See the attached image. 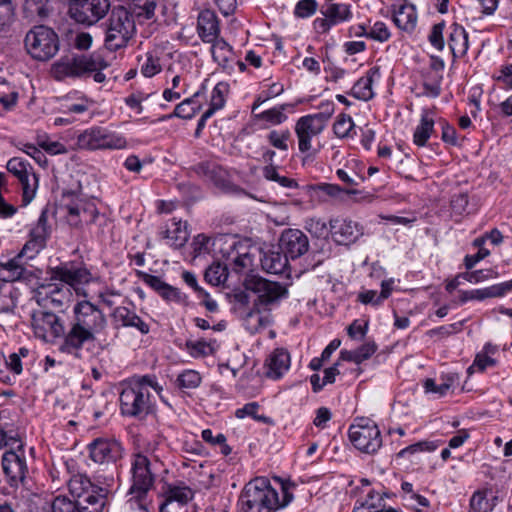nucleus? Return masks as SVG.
Masks as SVG:
<instances>
[{
  "label": "nucleus",
  "instance_id": "obj_27",
  "mask_svg": "<svg viewBox=\"0 0 512 512\" xmlns=\"http://www.w3.org/2000/svg\"><path fill=\"white\" fill-rule=\"evenodd\" d=\"M270 310L253 307L244 315L243 325L250 334H256L271 324Z\"/></svg>",
  "mask_w": 512,
  "mask_h": 512
},
{
  "label": "nucleus",
  "instance_id": "obj_32",
  "mask_svg": "<svg viewBox=\"0 0 512 512\" xmlns=\"http://www.w3.org/2000/svg\"><path fill=\"white\" fill-rule=\"evenodd\" d=\"M380 77V68H370L365 76L361 77L353 86L352 94L360 100L368 101L373 98L374 92L372 84L376 78Z\"/></svg>",
  "mask_w": 512,
  "mask_h": 512
},
{
  "label": "nucleus",
  "instance_id": "obj_4",
  "mask_svg": "<svg viewBox=\"0 0 512 512\" xmlns=\"http://www.w3.org/2000/svg\"><path fill=\"white\" fill-rule=\"evenodd\" d=\"M108 67L107 61L98 53L65 58L52 65L51 73L57 80L64 78H82L93 74L97 83H103L106 76L103 70Z\"/></svg>",
  "mask_w": 512,
  "mask_h": 512
},
{
  "label": "nucleus",
  "instance_id": "obj_49",
  "mask_svg": "<svg viewBox=\"0 0 512 512\" xmlns=\"http://www.w3.org/2000/svg\"><path fill=\"white\" fill-rule=\"evenodd\" d=\"M177 386L183 389L197 388L201 383V376L197 371L186 370L178 375Z\"/></svg>",
  "mask_w": 512,
  "mask_h": 512
},
{
  "label": "nucleus",
  "instance_id": "obj_59",
  "mask_svg": "<svg viewBox=\"0 0 512 512\" xmlns=\"http://www.w3.org/2000/svg\"><path fill=\"white\" fill-rule=\"evenodd\" d=\"M317 10V2L315 0H300L294 10V14L300 18H306L313 15Z\"/></svg>",
  "mask_w": 512,
  "mask_h": 512
},
{
  "label": "nucleus",
  "instance_id": "obj_8",
  "mask_svg": "<svg viewBox=\"0 0 512 512\" xmlns=\"http://www.w3.org/2000/svg\"><path fill=\"white\" fill-rule=\"evenodd\" d=\"M244 286L248 291L256 295L253 305L261 307L263 310H271V307L286 297L288 293L286 287L282 284L260 276L247 278Z\"/></svg>",
  "mask_w": 512,
  "mask_h": 512
},
{
  "label": "nucleus",
  "instance_id": "obj_28",
  "mask_svg": "<svg viewBox=\"0 0 512 512\" xmlns=\"http://www.w3.org/2000/svg\"><path fill=\"white\" fill-rule=\"evenodd\" d=\"M211 43V53L214 61L225 71L231 72L235 62V53L232 47L223 38H217Z\"/></svg>",
  "mask_w": 512,
  "mask_h": 512
},
{
  "label": "nucleus",
  "instance_id": "obj_18",
  "mask_svg": "<svg viewBox=\"0 0 512 512\" xmlns=\"http://www.w3.org/2000/svg\"><path fill=\"white\" fill-rule=\"evenodd\" d=\"M38 303L44 309L54 308L64 311L71 301L72 292L70 288L64 284H49L41 287L38 292Z\"/></svg>",
  "mask_w": 512,
  "mask_h": 512
},
{
  "label": "nucleus",
  "instance_id": "obj_29",
  "mask_svg": "<svg viewBox=\"0 0 512 512\" xmlns=\"http://www.w3.org/2000/svg\"><path fill=\"white\" fill-rule=\"evenodd\" d=\"M261 267L269 274H283L288 270V256L280 250H267L262 253Z\"/></svg>",
  "mask_w": 512,
  "mask_h": 512
},
{
  "label": "nucleus",
  "instance_id": "obj_54",
  "mask_svg": "<svg viewBox=\"0 0 512 512\" xmlns=\"http://www.w3.org/2000/svg\"><path fill=\"white\" fill-rule=\"evenodd\" d=\"M305 229L317 238L324 237L328 234L326 222L320 218H309L305 222Z\"/></svg>",
  "mask_w": 512,
  "mask_h": 512
},
{
  "label": "nucleus",
  "instance_id": "obj_53",
  "mask_svg": "<svg viewBox=\"0 0 512 512\" xmlns=\"http://www.w3.org/2000/svg\"><path fill=\"white\" fill-rule=\"evenodd\" d=\"M354 127L353 120L350 116L341 114L334 123V133L341 138L349 136L350 131Z\"/></svg>",
  "mask_w": 512,
  "mask_h": 512
},
{
  "label": "nucleus",
  "instance_id": "obj_50",
  "mask_svg": "<svg viewBox=\"0 0 512 512\" xmlns=\"http://www.w3.org/2000/svg\"><path fill=\"white\" fill-rule=\"evenodd\" d=\"M199 110V105L195 103L194 97L188 98L178 104L175 109L173 115L183 119L192 118L197 111Z\"/></svg>",
  "mask_w": 512,
  "mask_h": 512
},
{
  "label": "nucleus",
  "instance_id": "obj_7",
  "mask_svg": "<svg viewBox=\"0 0 512 512\" xmlns=\"http://www.w3.org/2000/svg\"><path fill=\"white\" fill-rule=\"evenodd\" d=\"M67 220L71 226L80 227L86 224L97 235L104 234L108 225L106 214L100 213L93 201L81 200L67 205Z\"/></svg>",
  "mask_w": 512,
  "mask_h": 512
},
{
  "label": "nucleus",
  "instance_id": "obj_21",
  "mask_svg": "<svg viewBox=\"0 0 512 512\" xmlns=\"http://www.w3.org/2000/svg\"><path fill=\"white\" fill-rule=\"evenodd\" d=\"M51 279L58 280L70 289L74 288L79 293L78 286L89 283L92 280V274L84 267L60 266L53 269Z\"/></svg>",
  "mask_w": 512,
  "mask_h": 512
},
{
  "label": "nucleus",
  "instance_id": "obj_62",
  "mask_svg": "<svg viewBox=\"0 0 512 512\" xmlns=\"http://www.w3.org/2000/svg\"><path fill=\"white\" fill-rule=\"evenodd\" d=\"M437 448V444L429 441H421L415 444H412L404 449H402L399 453V457H405L407 454L416 453L419 451H434Z\"/></svg>",
  "mask_w": 512,
  "mask_h": 512
},
{
  "label": "nucleus",
  "instance_id": "obj_34",
  "mask_svg": "<svg viewBox=\"0 0 512 512\" xmlns=\"http://www.w3.org/2000/svg\"><path fill=\"white\" fill-rule=\"evenodd\" d=\"M394 23L404 31H412L417 23V14L414 6L401 5L394 14Z\"/></svg>",
  "mask_w": 512,
  "mask_h": 512
},
{
  "label": "nucleus",
  "instance_id": "obj_15",
  "mask_svg": "<svg viewBox=\"0 0 512 512\" xmlns=\"http://www.w3.org/2000/svg\"><path fill=\"white\" fill-rule=\"evenodd\" d=\"M329 116L323 113L307 115L299 118L295 125V133L298 138L300 152L306 153L312 149L311 140L319 135L328 120Z\"/></svg>",
  "mask_w": 512,
  "mask_h": 512
},
{
  "label": "nucleus",
  "instance_id": "obj_16",
  "mask_svg": "<svg viewBox=\"0 0 512 512\" xmlns=\"http://www.w3.org/2000/svg\"><path fill=\"white\" fill-rule=\"evenodd\" d=\"M6 168L10 173L17 177L21 183L24 204L26 205L30 203L35 197V193L38 188V177L33 172V168L30 163L26 162L22 158L14 157L7 162Z\"/></svg>",
  "mask_w": 512,
  "mask_h": 512
},
{
  "label": "nucleus",
  "instance_id": "obj_11",
  "mask_svg": "<svg viewBox=\"0 0 512 512\" xmlns=\"http://www.w3.org/2000/svg\"><path fill=\"white\" fill-rule=\"evenodd\" d=\"M132 485L129 492L141 498L151 489L155 475L152 472L151 462L143 452H137L131 458Z\"/></svg>",
  "mask_w": 512,
  "mask_h": 512
},
{
  "label": "nucleus",
  "instance_id": "obj_56",
  "mask_svg": "<svg viewBox=\"0 0 512 512\" xmlns=\"http://www.w3.org/2000/svg\"><path fill=\"white\" fill-rule=\"evenodd\" d=\"M228 91V86L225 83H218L211 95L210 106L214 107V109H221L224 107L226 100V93Z\"/></svg>",
  "mask_w": 512,
  "mask_h": 512
},
{
  "label": "nucleus",
  "instance_id": "obj_24",
  "mask_svg": "<svg viewBox=\"0 0 512 512\" xmlns=\"http://www.w3.org/2000/svg\"><path fill=\"white\" fill-rule=\"evenodd\" d=\"M5 474L13 482L23 481L27 472L26 461L17 452L7 451L2 457Z\"/></svg>",
  "mask_w": 512,
  "mask_h": 512
},
{
  "label": "nucleus",
  "instance_id": "obj_61",
  "mask_svg": "<svg viewBox=\"0 0 512 512\" xmlns=\"http://www.w3.org/2000/svg\"><path fill=\"white\" fill-rule=\"evenodd\" d=\"M259 405L256 402L248 403L243 408L238 409L236 411V417L243 418L245 416H251L258 421H262L264 423H270L271 420L265 416H259L256 414Z\"/></svg>",
  "mask_w": 512,
  "mask_h": 512
},
{
  "label": "nucleus",
  "instance_id": "obj_41",
  "mask_svg": "<svg viewBox=\"0 0 512 512\" xmlns=\"http://www.w3.org/2000/svg\"><path fill=\"white\" fill-rule=\"evenodd\" d=\"M325 16L336 24L349 20L352 17V13L349 5L332 3L327 6Z\"/></svg>",
  "mask_w": 512,
  "mask_h": 512
},
{
  "label": "nucleus",
  "instance_id": "obj_6",
  "mask_svg": "<svg viewBox=\"0 0 512 512\" xmlns=\"http://www.w3.org/2000/svg\"><path fill=\"white\" fill-rule=\"evenodd\" d=\"M24 46L33 59L48 61L59 51V37L52 28L36 25L26 33Z\"/></svg>",
  "mask_w": 512,
  "mask_h": 512
},
{
  "label": "nucleus",
  "instance_id": "obj_36",
  "mask_svg": "<svg viewBox=\"0 0 512 512\" xmlns=\"http://www.w3.org/2000/svg\"><path fill=\"white\" fill-rule=\"evenodd\" d=\"M23 13L30 20H43L50 13L48 0H25Z\"/></svg>",
  "mask_w": 512,
  "mask_h": 512
},
{
  "label": "nucleus",
  "instance_id": "obj_45",
  "mask_svg": "<svg viewBox=\"0 0 512 512\" xmlns=\"http://www.w3.org/2000/svg\"><path fill=\"white\" fill-rule=\"evenodd\" d=\"M48 236L49 228L47 225V216L45 212H42L36 225L30 231V238L46 246Z\"/></svg>",
  "mask_w": 512,
  "mask_h": 512
},
{
  "label": "nucleus",
  "instance_id": "obj_35",
  "mask_svg": "<svg viewBox=\"0 0 512 512\" xmlns=\"http://www.w3.org/2000/svg\"><path fill=\"white\" fill-rule=\"evenodd\" d=\"M166 239L174 248L183 247L189 239L186 223L173 220L171 226L166 230Z\"/></svg>",
  "mask_w": 512,
  "mask_h": 512
},
{
  "label": "nucleus",
  "instance_id": "obj_46",
  "mask_svg": "<svg viewBox=\"0 0 512 512\" xmlns=\"http://www.w3.org/2000/svg\"><path fill=\"white\" fill-rule=\"evenodd\" d=\"M291 134L288 130H272L267 135V140L274 148L286 152L288 150V141Z\"/></svg>",
  "mask_w": 512,
  "mask_h": 512
},
{
  "label": "nucleus",
  "instance_id": "obj_17",
  "mask_svg": "<svg viewBox=\"0 0 512 512\" xmlns=\"http://www.w3.org/2000/svg\"><path fill=\"white\" fill-rule=\"evenodd\" d=\"M90 458L100 465H113L123 457L124 449L120 442L112 439H95L88 446Z\"/></svg>",
  "mask_w": 512,
  "mask_h": 512
},
{
  "label": "nucleus",
  "instance_id": "obj_5",
  "mask_svg": "<svg viewBox=\"0 0 512 512\" xmlns=\"http://www.w3.org/2000/svg\"><path fill=\"white\" fill-rule=\"evenodd\" d=\"M136 34L134 16L123 6L114 7L105 22L104 45L109 51L126 47Z\"/></svg>",
  "mask_w": 512,
  "mask_h": 512
},
{
  "label": "nucleus",
  "instance_id": "obj_37",
  "mask_svg": "<svg viewBox=\"0 0 512 512\" xmlns=\"http://www.w3.org/2000/svg\"><path fill=\"white\" fill-rule=\"evenodd\" d=\"M512 290V279L510 281L493 285L484 289H477L469 292L467 299L483 300L492 297H501Z\"/></svg>",
  "mask_w": 512,
  "mask_h": 512
},
{
  "label": "nucleus",
  "instance_id": "obj_30",
  "mask_svg": "<svg viewBox=\"0 0 512 512\" xmlns=\"http://www.w3.org/2000/svg\"><path fill=\"white\" fill-rule=\"evenodd\" d=\"M112 317L116 323H120L123 327L135 328L142 334L149 332V325L127 307L120 306L115 308Z\"/></svg>",
  "mask_w": 512,
  "mask_h": 512
},
{
  "label": "nucleus",
  "instance_id": "obj_1",
  "mask_svg": "<svg viewBox=\"0 0 512 512\" xmlns=\"http://www.w3.org/2000/svg\"><path fill=\"white\" fill-rule=\"evenodd\" d=\"M73 312L74 322L65 335L63 344V350L67 352L79 350L85 342L97 340L107 328L104 313L90 301H79Z\"/></svg>",
  "mask_w": 512,
  "mask_h": 512
},
{
  "label": "nucleus",
  "instance_id": "obj_47",
  "mask_svg": "<svg viewBox=\"0 0 512 512\" xmlns=\"http://www.w3.org/2000/svg\"><path fill=\"white\" fill-rule=\"evenodd\" d=\"M253 264L252 257L248 252H236L230 258L229 266L235 273H242L251 268Z\"/></svg>",
  "mask_w": 512,
  "mask_h": 512
},
{
  "label": "nucleus",
  "instance_id": "obj_14",
  "mask_svg": "<svg viewBox=\"0 0 512 512\" xmlns=\"http://www.w3.org/2000/svg\"><path fill=\"white\" fill-rule=\"evenodd\" d=\"M32 327L35 335L47 342L65 335V328L61 318L44 308L33 312Z\"/></svg>",
  "mask_w": 512,
  "mask_h": 512
},
{
  "label": "nucleus",
  "instance_id": "obj_60",
  "mask_svg": "<svg viewBox=\"0 0 512 512\" xmlns=\"http://www.w3.org/2000/svg\"><path fill=\"white\" fill-rule=\"evenodd\" d=\"M495 364L496 361L493 358L480 352L476 355L473 364L467 369V372L469 375H471L475 369L482 372L488 366H494Z\"/></svg>",
  "mask_w": 512,
  "mask_h": 512
},
{
  "label": "nucleus",
  "instance_id": "obj_40",
  "mask_svg": "<svg viewBox=\"0 0 512 512\" xmlns=\"http://www.w3.org/2000/svg\"><path fill=\"white\" fill-rule=\"evenodd\" d=\"M15 8L12 0H0V34L6 33L14 21Z\"/></svg>",
  "mask_w": 512,
  "mask_h": 512
},
{
  "label": "nucleus",
  "instance_id": "obj_26",
  "mask_svg": "<svg viewBox=\"0 0 512 512\" xmlns=\"http://www.w3.org/2000/svg\"><path fill=\"white\" fill-rule=\"evenodd\" d=\"M266 376L271 379H279L290 367V355L282 348L275 349L267 358Z\"/></svg>",
  "mask_w": 512,
  "mask_h": 512
},
{
  "label": "nucleus",
  "instance_id": "obj_10",
  "mask_svg": "<svg viewBox=\"0 0 512 512\" xmlns=\"http://www.w3.org/2000/svg\"><path fill=\"white\" fill-rule=\"evenodd\" d=\"M77 148L85 150L122 149L126 146L123 137L101 127H92L77 137Z\"/></svg>",
  "mask_w": 512,
  "mask_h": 512
},
{
  "label": "nucleus",
  "instance_id": "obj_58",
  "mask_svg": "<svg viewBox=\"0 0 512 512\" xmlns=\"http://www.w3.org/2000/svg\"><path fill=\"white\" fill-rule=\"evenodd\" d=\"M284 108H272L257 114L259 119L267 121L271 124L277 125L286 120V115L283 113Z\"/></svg>",
  "mask_w": 512,
  "mask_h": 512
},
{
  "label": "nucleus",
  "instance_id": "obj_19",
  "mask_svg": "<svg viewBox=\"0 0 512 512\" xmlns=\"http://www.w3.org/2000/svg\"><path fill=\"white\" fill-rule=\"evenodd\" d=\"M279 246L288 258L296 259L309 249L308 237L298 229H287L282 232Z\"/></svg>",
  "mask_w": 512,
  "mask_h": 512
},
{
  "label": "nucleus",
  "instance_id": "obj_38",
  "mask_svg": "<svg viewBox=\"0 0 512 512\" xmlns=\"http://www.w3.org/2000/svg\"><path fill=\"white\" fill-rule=\"evenodd\" d=\"M489 490H478L473 493L470 499V508L474 512H490L495 507V502H490Z\"/></svg>",
  "mask_w": 512,
  "mask_h": 512
},
{
  "label": "nucleus",
  "instance_id": "obj_20",
  "mask_svg": "<svg viewBox=\"0 0 512 512\" xmlns=\"http://www.w3.org/2000/svg\"><path fill=\"white\" fill-rule=\"evenodd\" d=\"M329 224L332 237L338 244L354 243L363 234L362 226L351 219H334Z\"/></svg>",
  "mask_w": 512,
  "mask_h": 512
},
{
  "label": "nucleus",
  "instance_id": "obj_51",
  "mask_svg": "<svg viewBox=\"0 0 512 512\" xmlns=\"http://www.w3.org/2000/svg\"><path fill=\"white\" fill-rule=\"evenodd\" d=\"M187 349L189 350V353L193 357H202V356H208L213 354V347L212 344L206 341H188L186 343Z\"/></svg>",
  "mask_w": 512,
  "mask_h": 512
},
{
  "label": "nucleus",
  "instance_id": "obj_23",
  "mask_svg": "<svg viewBox=\"0 0 512 512\" xmlns=\"http://www.w3.org/2000/svg\"><path fill=\"white\" fill-rule=\"evenodd\" d=\"M164 502L160 505V512H166L167 506L172 502L185 505L194 497L193 490L182 482L166 484L163 487Z\"/></svg>",
  "mask_w": 512,
  "mask_h": 512
},
{
  "label": "nucleus",
  "instance_id": "obj_22",
  "mask_svg": "<svg viewBox=\"0 0 512 512\" xmlns=\"http://www.w3.org/2000/svg\"><path fill=\"white\" fill-rule=\"evenodd\" d=\"M106 487H95L92 485L91 481L84 475H75L73 476L68 483L69 491L78 499L85 498L89 494L98 495L101 493L100 489H105L107 492H104L106 497L109 494V487H111L114 483V475L111 474L109 477L104 478Z\"/></svg>",
  "mask_w": 512,
  "mask_h": 512
},
{
  "label": "nucleus",
  "instance_id": "obj_3",
  "mask_svg": "<svg viewBox=\"0 0 512 512\" xmlns=\"http://www.w3.org/2000/svg\"><path fill=\"white\" fill-rule=\"evenodd\" d=\"M150 389L159 393L162 388L150 376L131 380L120 393V409L123 415L143 418L153 410Z\"/></svg>",
  "mask_w": 512,
  "mask_h": 512
},
{
  "label": "nucleus",
  "instance_id": "obj_55",
  "mask_svg": "<svg viewBox=\"0 0 512 512\" xmlns=\"http://www.w3.org/2000/svg\"><path fill=\"white\" fill-rule=\"evenodd\" d=\"M445 23L440 22L432 26L430 34L428 36L431 45L438 51H442L445 46L443 31Z\"/></svg>",
  "mask_w": 512,
  "mask_h": 512
},
{
  "label": "nucleus",
  "instance_id": "obj_39",
  "mask_svg": "<svg viewBox=\"0 0 512 512\" xmlns=\"http://www.w3.org/2000/svg\"><path fill=\"white\" fill-rule=\"evenodd\" d=\"M443 382L435 383V381L431 378L426 379L424 382V388L426 392L437 393L440 396L445 395L448 390L454 385L455 381L458 380V376L456 374H448L442 378Z\"/></svg>",
  "mask_w": 512,
  "mask_h": 512
},
{
  "label": "nucleus",
  "instance_id": "obj_25",
  "mask_svg": "<svg viewBox=\"0 0 512 512\" xmlns=\"http://www.w3.org/2000/svg\"><path fill=\"white\" fill-rule=\"evenodd\" d=\"M197 31L199 37L204 42H213L218 38L220 28L217 16L211 10H203L197 21Z\"/></svg>",
  "mask_w": 512,
  "mask_h": 512
},
{
  "label": "nucleus",
  "instance_id": "obj_33",
  "mask_svg": "<svg viewBox=\"0 0 512 512\" xmlns=\"http://www.w3.org/2000/svg\"><path fill=\"white\" fill-rule=\"evenodd\" d=\"M432 111L423 110L419 125L413 135V141L418 146H424L434 129V118Z\"/></svg>",
  "mask_w": 512,
  "mask_h": 512
},
{
  "label": "nucleus",
  "instance_id": "obj_64",
  "mask_svg": "<svg viewBox=\"0 0 512 512\" xmlns=\"http://www.w3.org/2000/svg\"><path fill=\"white\" fill-rule=\"evenodd\" d=\"M367 330L368 322H364V324H361L359 320H355L348 327L347 332L351 338L363 339L367 333Z\"/></svg>",
  "mask_w": 512,
  "mask_h": 512
},
{
  "label": "nucleus",
  "instance_id": "obj_42",
  "mask_svg": "<svg viewBox=\"0 0 512 512\" xmlns=\"http://www.w3.org/2000/svg\"><path fill=\"white\" fill-rule=\"evenodd\" d=\"M227 269L226 265L221 263H213L205 271V279L212 285H220L227 280Z\"/></svg>",
  "mask_w": 512,
  "mask_h": 512
},
{
  "label": "nucleus",
  "instance_id": "obj_31",
  "mask_svg": "<svg viewBox=\"0 0 512 512\" xmlns=\"http://www.w3.org/2000/svg\"><path fill=\"white\" fill-rule=\"evenodd\" d=\"M448 45L454 58L463 57L468 50V34L459 24L453 23L449 27Z\"/></svg>",
  "mask_w": 512,
  "mask_h": 512
},
{
  "label": "nucleus",
  "instance_id": "obj_57",
  "mask_svg": "<svg viewBox=\"0 0 512 512\" xmlns=\"http://www.w3.org/2000/svg\"><path fill=\"white\" fill-rule=\"evenodd\" d=\"M390 36V31L386 24L383 22L374 23L367 34L368 38L379 42H386Z\"/></svg>",
  "mask_w": 512,
  "mask_h": 512
},
{
  "label": "nucleus",
  "instance_id": "obj_44",
  "mask_svg": "<svg viewBox=\"0 0 512 512\" xmlns=\"http://www.w3.org/2000/svg\"><path fill=\"white\" fill-rule=\"evenodd\" d=\"M162 66L160 64V58L155 52H147L145 55V61L141 65V73L145 77H153L160 73Z\"/></svg>",
  "mask_w": 512,
  "mask_h": 512
},
{
  "label": "nucleus",
  "instance_id": "obj_52",
  "mask_svg": "<svg viewBox=\"0 0 512 512\" xmlns=\"http://www.w3.org/2000/svg\"><path fill=\"white\" fill-rule=\"evenodd\" d=\"M11 294L10 285H7L5 280L0 279V313L8 312L14 307Z\"/></svg>",
  "mask_w": 512,
  "mask_h": 512
},
{
  "label": "nucleus",
  "instance_id": "obj_48",
  "mask_svg": "<svg viewBox=\"0 0 512 512\" xmlns=\"http://www.w3.org/2000/svg\"><path fill=\"white\" fill-rule=\"evenodd\" d=\"M383 498L378 492L369 490L366 498L360 503V511L378 512L383 508Z\"/></svg>",
  "mask_w": 512,
  "mask_h": 512
},
{
  "label": "nucleus",
  "instance_id": "obj_13",
  "mask_svg": "<svg viewBox=\"0 0 512 512\" xmlns=\"http://www.w3.org/2000/svg\"><path fill=\"white\" fill-rule=\"evenodd\" d=\"M109 8V0H75L69 6V14L77 23L90 26L102 19Z\"/></svg>",
  "mask_w": 512,
  "mask_h": 512
},
{
  "label": "nucleus",
  "instance_id": "obj_63",
  "mask_svg": "<svg viewBox=\"0 0 512 512\" xmlns=\"http://www.w3.org/2000/svg\"><path fill=\"white\" fill-rule=\"evenodd\" d=\"M44 247H45V245L38 243V241H36L32 238H29V240L26 242V244L24 245V247L22 248V250L19 254H21L22 257L27 256L28 258L32 259Z\"/></svg>",
  "mask_w": 512,
  "mask_h": 512
},
{
  "label": "nucleus",
  "instance_id": "obj_2",
  "mask_svg": "<svg viewBox=\"0 0 512 512\" xmlns=\"http://www.w3.org/2000/svg\"><path fill=\"white\" fill-rule=\"evenodd\" d=\"M282 500L266 478H256L247 483L240 495L239 503L243 512H276L293 500L291 486L281 485Z\"/></svg>",
  "mask_w": 512,
  "mask_h": 512
},
{
  "label": "nucleus",
  "instance_id": "obj_43",
  "mask_svg": "<svg viewBox=\"0 0 512 512\" xmlns=\"http://www.w3.org/2000/svg\"><path fill=\"white\" fill-rule=\"evenodd\" d=\"M154 0H132V14L144 19H151L156 9Z\"/></svg>",
  "mask_w": 512,
  "mask_h": 512
},
{
  "label": "nucleus",
  "instance_id": "obj_12",
  "mask_svg": "<svg viewBox=\"0 0 512 512\" xmlns=\"http://www.w3.org/2000/svg\"><path fill=\"white\" fill-rule=\"evenodd\" d=\"M98 495L89 494L82 501L57 496L52 502V512H104L106 506L105 489Z\"/></svg>",
  "mask_w": 512,
  "mask_h": 512
},
{
  "label": "nucleus",
  "instance_id": "obj_9",
  "mask_svg": "<svg viewBox=\"0 0 512 512\" xmlns=\"http://www.w3.org/2000/svg\"><path fill=\"white\" fill-rule=\"evenodd\" d=\"M349 438L355 448L372 454L382 445V438L378 426L370 419L360 418L349 429Z\"/></svg>",
  "mask_w": 512,
  "mask_h": 512
}]
</instances>
